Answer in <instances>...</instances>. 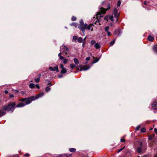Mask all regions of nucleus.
<instances>
[{
	"instance_id": "1",
	"label": "nucleus",
	"mask_w": 157,
	"mask_h": 157,
	"mask_svg": "<svg viewBox=\"0 0 157 157\" xmlns=\"http://www.w3.org/2000/svg\"><path fill=\"white\" fill-rule=\"evenodd\" d=\"M80 24L78 26V28L82 31L83 34L82 35H85V30L87 29L88 30H91V31L93 30L94 25L92 24H90L87 25L86 24H85L82 19H81L79 22Z\"/></svg>"
},
{
	"instance_id": "2",
	"label": "nucleus",
	"mask_w": 157,
	"mask_h": 157,
	"mask_svg": "<svg viewBox=\"0 0 157 157\" xmlns=\"http://www.w3.org/2000/svg\"><path fill=\"white\" fill-rule=\"evenodd\" d=\"M15 105V102H10L8 105L3 106L2 109L4 110L11 111L13 112L16 107Z\"/></svg>"
},
{
	"instance_id": "3",
	"label": "nucleus",
	"mask_w": 157,
	"mask_h": 157,
	"mask_svg": "<svg viewBox=\"0 0 157 157\" xmlns=\"http://www.w3.org/2000/svg\"><path fill=\"white\" fill-rule=\"evenodd\" d=\"M19 100L22 102H25V104L27 105L30 104L33 101L32 97L22 98Z\"/></svg>"
},
{
	"instance_id": "4",
	"label": "nucleus",
	"mask_w": 157,
	"mask_h": 157,
	"mask_svg": "<svg viewBox=\"0 0 157 157\" xmlns=\"http://www.w3.org/2000/svg\"><path fill=\"white\" fill-rule=\"evenodd\" d=\"M60 51L67 54L69 51V49L64 44H63L60 48Z\"/></svg>"
},
{
	"instance_id": "5",
	"label": "nucleus",
	"mask_w": 157,
	"mask_h": 157,
	"mask_svg": "<svg viewBox=\"0 0 157 157\" xmlns=\"http://www.w3.org/2000/svg\"><path fill=\"white\" fill-rule=\"evenodd\" d=\"M113 13L114 15V17L116 20V22H117L118 20V18L119 15V13L118 12V10L116 8L114 9L113 11Z\"/></svg>"
},
{
	"instance_id": "6",
	"label": "nucleus",
	"mask_w": 157,
	"mask_h": 157,
	"mask_svg": "<svg viewBox=\"0 0 157 157\" xmlns=\"http://www.w3.org/2000/svg\"><path fill=\"white\" fill-rule=\"evenodd\" d=\"M106 10L105 9L102 7H99V12H98L97 14V15L98 16L99 15L100 17H102L103 16L101 14V13L104 14L105 13Z\"/></svg>"
},
{
	"instance_id": "7",
	"label": "nucleus",
	"mask_w": 157,
	"mask_h": 157,
	"mask_svg": "<svg viewBox=\"0 0 157 157\" xmlns=\"http://www.w3.org/2000/svg\"><path fill=\"white\" fill-rule=\"evenodd\" d=\"M44 93L43 92H42L41 93L36 95L35 97L33 96H32V100H34L37 99L39 98L40 97H42L44 95Z\"/></svg>"
},
{
	"instance_id": "8",
	"label": "nucleus",
	"mask_w": 157,
	"mask_h": 157,
	"mask_svg": "<svg viewBox=\"0 0 157 157\" xmlns=\"http://www.w3.org/2000/svg\"><path fill=\"white\" fill-rule=\"evenodd\" d=\"M80 71H86L89 69L90 67V66H87V65H84L83 66H80Z\"/></svg>"
},
{
	"instance_id": "9",
	"label": "nucleus",
	"mask_w": 157,
	"mask_h": 157,
	"mask_svg": "<svg viewBox=\"0 0 157 157\" xmlns=\"http://www.w3.org/2000/svg\"><path fill=\"white\" fill-rule=\"evenodd\" d=\"M49 69L52 71H56L57 72H58L59 70L58 69V67L57 66H56L54 67H49Z\"/></svg>"
},
{
	"instance_id": "10",
	"label": "nucleus",
	"mask_w": 157,
	"mask_h": 157,
	"mask_svg": "<svg viewBox=\"0 0 157 157\" xmlns=\"http://www.w3.org/2000/svg\"><path fill=\"white\" fill-rule=\"evenodd\" d=\"M109 19L111 20L112 22L110 23H109V26H112L113 25L114 22L113 21H114V17L113 15H111L109 17Z\"/></svg>"
},
{
	"instance_id": "11",
	"label": "nucleus",
	"mask_w": 157,
	"mask_h": 157,
	"mask_svg": "<svg viewBox=\"0 0 157 157\" xmlns=\"http://www.w3.org/2000/svg\"><path fill=\"white\" fill-rule=\"evenodd\" d=\"M115 34L117 36H119L121 33V29H116L115 30L114 32Z\"/></svg>"
},
{
	"instance_id": "12",
	"label": "nucleus",
	"mask_w": 157,
	"mask_h": 157,
	"mask_svg": "<svg viewBox=\"0 0 157 157\" xmlns=\"http://www.w3.org/2000/svg\"><path fill=\"white\" fill-rule=\"evenodd\" d=\"M25 104H24L22 102H21L17 105L16 106H15L16 107H21L24 106L25 105H26Z\"/></svg>"
},
{
	"instance_id": "13",
	"label": "nucleus",
	"mask_w": 157,
	"mask_h": 157,
	"mask_svg": "<svg viewBox=\"0 0 157 157\" xmlns=\"http://www.w3.org/2000/svg\"><path fill=\"white\" fill-rule=\"evenodd\" d=\"M152 108L154 109H157V102H154L152 104Z\"/></svg>"
},
{
	"instance_id": "14",
	"label": "nucleus",
	"mask_w": 157,
	"mask_h": 157,
	"mask_svg": "<svg viewBox=\"0 0 157 157\" xmlns=\"http://www.w3.org/2000/svg\"><path fill=\"white\" fill-rule=\"evenodd\" d=\"M94 47L96 49H100L101 47L100 44L96 43L94 44Z\"/></svg>"
},
{
	"instance_id": "15",
	"label": "nucleus",
	"mask_w": 157,
	"mask_h": 157,
	"mask_svg": "<svg viewBox=\"0 0 157 157\" xmlns=\"http://www.w3.org/2000/svg\"><path fill=\"white\" fill-rule=\"evenodd\" d=\"M147 38L149 41H153V40L154 39V38L153 37H152L151 36H149L147 37Z\"/></svg>"
},
{
	"instance_id": "16",
	"label": "nucleus",
	"mask_w": 157,
	"mask_h": 157,
	"mask_svg": "<svg viewBox=\"0 0 157 157\" xmlns=\"http://www.w3.org/2000/svg\"><path fill=\"white\" fill-rule=\"evenodd\" d=\"M153 50L157 54V45H155L153 47Z\"/></svg>"
},
{
	"instance_id": "17",
	"label": "nucleus",
	"mask_w": 157,
	"mask_h": 157,
	"mask_svg": "<svg viewBox=\"0 0 157 157\" xmlns=\"http://www.w3.org/2000/svg\"><path fill=\"white\" fill-rule=\"evenodd\" d=\"M74 63L76 64H78L79 63V62L78 61V59L76 58H75L74 59Z\"/></svg>"
},
{
	"instance_id": "18",
	"label": "nucleus",
	"mask_w": 157,
	"mask_h": 157,
	"mask_svg": "<svg viewBox=\"0 0 157 157\" xmlns=\"http://www.w3.org/2000/svg\"><path fill=\"white\" fill-rule=\"evenodd\" d=\"M69 150L71 152H74L76 151V149L75 148H70L69 149Z\"/></svg>"
},
{
	"instance_id": "19",
	"label": "nucleus",
	"mask_w": 157,
	"mask_h": 157,
	"mask_svg": "<svg viewBox=\"0 0 157 157\" xmlns=\"http://www.w3.org/2000/svg\"><path fill=\"white\" fill-rule=\"evenodd\" d=\"M137 151L139 153H140L142 152V148L141 147H138L137 149Z\"/></svg>"
},
{
	"instance_id": "20",
	"label": "nucleus",
	"mask_w": 157,
	"mask_h": 157,
	"mask_svg": "<svg viewBox=\"0 0 157 157\" xmlns=\"http://www.w3.org/2000/svg\"><path fill=\"white\" fill-rule=\"evenodd\" d=\"M0 117L3 116L6 114V112L4 111H1V110H0Z\"/></svg>"
},
{
	"instance_id": "21",
	"label": "nucleus",
	"mask_w": 157,
	"mask_h": 157,
	"mask_svg": "<svg viewBox=\"0 0 157 157\" xmlns=\"http://www.w3.org/2000/svg\"><path fill=\"white\" fill-rule=\"evenodd\" d=\"M67 72V70H66V68H62V70L61 71V73L64 74L66 73Z\"/></svg>"
},
{
	"instance_id": "22",
	"label": "nucleus",
	"mask_w": 157,
	"mask_h": 157,
	"mask_svg": "<svg viewBox=\"0 0 157 157\" xmlns=\"http://www.w3.org/2000/svg\"><path fill=\"white\" fill-rule=\"evenodd\" d=\"M78 41L79 43H82L83 41V39L82 37H79L78 39Z\"/></svg>"
},
{
	"instance_id": "23",
	"label": "nucleus",
	"mask_w": 157,
	"mask_h": 157,
	"mask_svg": "<svg viewBox=\"0 0 157 157\" xmlns=\"http://www.w3.org/2000/svg\"><path fill=\"white\" fill-rule=\"evenodd\" d=\"M29 87L31 88H34V85L33 83H31L29 85Z\"/></svg>"
},
{
	"instance_id": "24",
	"label": "nucleus",
	"mask_w": 157,
	"mask_h": 157,
	"mask_svg": "<svg viewBox=\"0 0 157 157\" xmlns=\"http://www.w3.org/2000/svg\"><path fill=\"white\" fill-rule=\"evenodd\" d=\"M40 77H39L37 78H36L35 79V81L36 82H38L40 81Z\"/></svg>"
},
{
	"instance_id": "25",
	"label": "nucleus",
	"mask_w": 157,
	"mask_h": 157,
	"mask_svg": "<svg viewBox=\"0 0 157 157\" xmlns=\"http://www.w3.org/2000/svg\"><path fill=\"white\" fill-rule=\"evenodd\" d=\"M95 44V41L94 40H92L90 41V44L91 45Z\"/></svg>"
},
{
	"instance_id": "26",
	"label": "nucleus",
	"mask_w": 157,
	"mask_h": 157,
	"mask_svg": "<svg viewBox=\"0 0 157 157\" xmlns=\"http://www.w3.org/2000/svg\"><path fill=\"white\" fill-rule=\"evenodd\" d=\"M51 89V88L48 86L46 87L45 88V91L46 92H48Z\"/></svg>"
},
{
	"instance_id": "27",
	"label": "nucleus",
	"mask_w": 157,
	"mask_h": 157,
	"mask_svg": "<svg viewBox=\"0 0 157 157\" xmlns=\"http://www.w3.org/2000/svg\"><path fill=\"white\" fill-rule=\"evenodd\" d=\"M71 26H74L75 27H77V24L75 23H72L70 24Z\"/></svg>"
},
{
	"instance_id": "28",
	"label": "nucleus",
	"mask_w": 157,
	"mask_h": 157,
	"mask_svg": "<svg viewBox=\"0 0 157 157\" xmlns=\"http://www.w3.org/2000/svg\"><path fill=\"white\" fill-rule=\"evenodd\" d=\"M70 66L72 69H73L74 68L76 67L75 65L73 64H70Z\"/></svg>"
},
{
	"instance_id": "29",
	"label": "nucleus",
	"mask_w": 157,
	"mask_h": 157,
	"mask_svg": "<svg viewBox=\"0 0 157 157\" xmlns=\"http://www.w3.org/2000/svg\"><path fill=\"white\" fill-rule=\"evenodd\" d=\"M99 60V58H96L93 61V63H95L97 62Z\"/></svg>"
},
{
	"instance_id": "30",
	"label": "nucleus",
	"mask_w": 157,
	"mask_h": 157,
	"mask_svg": "<svg viewBox=\"0 0 157 157\" xmlns=\"http://www.w3.org/2000/svg\"><path fill=\"white\" fill-rule=\"evenodd\" d=\"M46 81H48V82L47 83V85H50L52 86V84H51V82H50V81L49 80H45Z\"/></svg>"
},
{
	"instance_id": "31",
	"label": "nucleus",
	"mask_w": 157,
	"mask_h": 157,
	"mask_svg": "<svg viewBox=\"0 0 157 157\" xmlns=\"http://www.w3.org/2000/svg\"><path fill=\"white\" fill-rule=\"evenodd\" d=\"M115 40H113V41L109 43L110 46H111L113 45L114 43Z\"/></svg>"
},
{
	"instance_id": "32",
	"label": "nucleus",
	"mask_w": 157,
	"mask_h": 157,
	"mask_svg": "<svg viewBox=\"0 0 157 157\" xmlns=\"http://www.w3.org/2000/svg\"><path fill=\"white\" fill-rule=\"evenodd\" d=\"M125 148V146H124L123 147L120 149H119L118 151H117V152L118 153H119L120 152V151H122V150H123Z\"/></svg>"
},
{
	"instance_id": "33",
	"label": "nucleus",
	"mask_w": 157,
	"mask_h": 157,
	"mask_svg": "<svg viewBox=\"0 0 157 157\" xmlns=\"http://www.w3.org/2000/svg\"><path fill=\"white\" fill-rule=\"evenodd\" d=\"M153 136H149L148 137L149 140H152L153 139Z\"/></svg>"
},
{
	"instance_id": "34",
	"label": "nucleus",
	"mask_w": 157,
	"mask_h": 157,
	"mask_svg": "<svg viewBox=\"0 0 157 157\" xmlns=\"http://www.w3.org/2000/svg\"><path fill=\"white\" fill-rule=\"evenodd\" d=\"M121 2L120 1H119L117 3V6L119 7L120 6Z\"/></svg>"
},
{
	"instance_id": "35",
	"label": "nucleus",
	"mask_w": 157,
	"mask_h": 157,
	"mask_svg": "<svg viewBox=\"0 0 157 157\" xmlns=\"http://www.w3.org/2000/svg\"><path fill=\"white\" fill-rule=\"evenodd\" d=\"M140 131L141 132H146V130L144 128H143L141 129Z\"/></svg>"
},
{
	"instance_id": "36",
	"label": "nucleus",
	"mask_w": 157,
	"mask_h": 157,
	"mask_svg": "<svg viewBox=\"0 0 157 157\" xmlns=\"http://www.w3.org/2000/svg\"><path fill=\"white\" fill-rule=\"evenodd\" d=\"M67 61L68 60L67 59H63V63L64 64L66 63H67Z\"/></svg>"
},
{
	"instance_id": "37",
	"label": "nucleus",
	"mask_w": 157,
	"mask_h": 157,
	"mask_svg": "<svg viewBox=\"0 0 157 157\" xmlns=\"http://www.w3.org/2000/svg\"><path fill=\"white\" fill-rule=\"evenodd\" d=\"M76 17L74 16H72L71 18V20L73 21H75L76 20Z\"/></svg>"
},
{
	"instance_id": "38",
	"label": "nucleus",
	"mask_w": 157,
	"mask_h": 157,
	"mask_svg": "<svg viewBox=\"0 0 157 157\" xmlns=\"http://www.w3.org/2000/svg\"><path fill=\"white\" fill-rule=\"evenodd\" d=\"M125 140L124 139H123V138H121V142H124L125 141Z\"/></svg>"
},
{
	"instance_id": "39",
	"label": "nucleus",
	"mask_w": 157,
	"mask_h": 157,
	"mask_svg": "<svg viewBox=\"0 0 157 157\" xmlns=\"http://www.w3.org/2000/svg\"><path fill=\"white\" fill-rule=\"evenodd\" d=\"M104 19L105 21H108V16H106L104 17Z\"/></svg>"
},
{
	"instance_id": "40",
	"label": "nucleus",
	"mask_w": 157,
	"mask_h": 157,
	"mask_svg": "<svg viewBox=\"0 0 157 157\" xmlns=\"http://www.w3.org/2000/svg\"><path fill=\"white\" fill-rule=\"evenodd\" d=\"M29 156H30V154L29 153H26L24 155V156H27V157H29Z\"/></svg>"
},
{
	"instance_id": "41",
	"label": "nucleus",
	"mask_w": 157,
	"mask_h": 157,
	"mask_svg": "<svg viewBox=\"0 0 157 157\" xmlns=\"http://www.w3.org/2000/svg\"><path fill=\"white\" fill-rule=\"evenodd\" d=\"M105 31L107 32V33L108 34V26H106L105 29Z\"/></svg>"
},
{
	"instance_id": "42",
	"label": "nucleus",
	"mask_w": 157,
	"mask_h": 157,
	"mask_svg": "<svg viewBox=\"0 0 157 157\" xmlns=\"http://www.w3.org/2000/svg\"><path fill=\"white\" fill-rule=\"evenodd\" d=\"M100 21V20L97 19V20L96 21L95 24H97Z\"/></svg>"
},
{
	"instance_id": "43",
	"label": "nucleus",
	"mask_w": 157,
	"mask_h": 157,
	"mask_svg": "<svg viewBox=\"0 0 157 157\" xmlns=\"http://www.w3.org/2000/svg\"><path fill=\"white\" fill-rule=\"evenodd\" d=\"M140 128V126H137L136 127V130H138Z\"/></svg>"
},
{
	"instance_id": "44",
	"label": "nucleus",
	"mask_w": 157,
	"mask_h": 157,
	"mask_svg": "<svg viewBox=\"0 0 157 157\" xmlns=\"http://www.w3.org/2000/svg\"><path fill=\"white\" fill-rule=\"evenodd\" d=\"M60 67L61 69L64 68V66L63 64H60Z\"/></svg>"
},
{
	"instance_id": "45",
	"label": "nucleus",
	"mask_w": 157,
	"mask_h": 157,
	"mask_svg": "<svg viewBox=\"0 0 157 157\" xmlns=\"http://www.w3.org/2000/svg\"><path fill=\"white\" fill-rule=\"evenodd\" d=\"M36 87L38 88V89H39L40 88V86H39L38 84H36Z\"/></svg>"
},
{
	"instance_id": "46",
	"label": "nucleus",
	"mask_w": 157,
	"mask_h": 157,
	"mask_svg": "<svg viewBox=\"0 0 157 157\" xmlns=\"http://www.w3.org/2000/svg\"><path fill=\"white\" fill-rule=\"evenodd\" d=\"M14 96L13 95V94H10V98H14Z\"/></svg>"
},
{
	"instance_id": "47",
	"label": "nucleus",
	"mask_w": 157,
	"mask_h": 157,
	"mask_svg": "<svg viewBox=\"0 0 157 157\" xmlns=\"http://www.w3.org/2000/svg\"><path fill=\"white\" fill-rule=\"evenodd\" d=\"M73 39L74 40H77V37L76 36H74L73 37Z\"/></svg>"
},
{
	"instance_id": "48",
	"label": "nucleus",
	"mask_w": 157,
	"mask_h": 157,
	"mask_svg": "<svg viewBox=\"0 0 157 157\" xmlns=\"http://www.w3.org/2000/svg\"><path fill=\"white\" fill-rule=\"evenodd\" d=\"M59 58L61 60H62V59H64V57L62 56H60L59 57Z\"/></svg>"
},
{
	"instance_id": "49",
	"label": "nucleus",
	"mask_w": 157,
	"mask_h": 157,
	"mask_svg": "<svg viewBox=\"0 0 157 157\" xmlns=\"http://www.w3.org/2000/svg\"><path fill=\"white\" fill-rule=\"evenodd\" d=\"M154 131L155 133L157 134V129L156 128H155L154 129Z\"/></svg>"
},
{
	"instance_id": "50",
	"label": "nucleus",
	"mask_w": 157,
	"mask_h": 157,
	"mask_svg": "<svg viewBox=\"0 0 157 157\" xmlns=\"http://www.w3.org/2000/svg\"><path fill=\"white\" fill-rule=\"evenodd\" d=\"M90 59V57H87L86 58V60L87 61H88V60H89Z\"/></svg>"
},
{
	"instance_id": "51",
	"label": "nucleus",
	"mask_w": 157,
	"mask_h": 157,
	"mask_svg": "<svg viewBox=\"0 0 157 157\" xmlns=\"http://www.w3.org/2000/svg\"><path fill=\"white\" fill-rule=\"evenodd\" d=\"M140 147H142V142H140Z\"/></svg>"
},
{
	"instance_id": "52",
	"label": "nucleus",
	"mask_w": 157,
	"mask_h": 157,
	"mask_svg": "<svg viewBox=\"0 0 157 157\" xmlns=\"http://www.w3.org/2000/svg\"><path fill=\"white\" fill-rule=\"evenodd\" d=\"M62 54V53L61 52H60L59 54H58V56L59 57H60V56H61V55Z\"/></svg>"
},
{
	"instance_id": "53",
	"label": "nucleus",
	"mask_w": 157,
	"mask_h": 157,
	"mask_svg": "<svg viewBox=\"0 0 157 157\" xmlns=\"http://www.w3.org/2000/svg\"><path fill=\"white\" fill-rule=\"evenodd\" d=\"M144 4H145V5H147V2H146V1H145V2H144Z\"/></svg>"
},
{
	"instance_id": "54",
	"label": "nucleus",
	"mask_w": 157,
	"mask_h": 157,
	"mask_svg": "<svg viewBox=\"0 0 157 157\" xmlns=\"http://www.w3.org/2000/svg\"><path fill=\"white\" fill-rule=\"evenodd\" d=\"M5 93L6 94H7V93H8V90H6L5 91Z\"/></svg>"
},
{
	"instance_id": "55",
	"label": "nucleus",
	"mask_w": 157,
	"mask_h": 157,
	"mask_svg": "<svg viewBox=\"0 0 157 157\" xmlns=\"http://www.w3.org/2000/svg\"><path fill=\"white\" fill-rule=\"evenodd\" d=\"M15 91L16 92V93H18V90H15Z\"/></svg>"
},
{
	"instance_id": "56",
	"label": "nucleus",
	"mask_w": 157,
	"mask_h": 157,
	"mask_svg": "<svg viewBox=\"0 0 157 157\" xmlns=\"http://www.w3.org/2000/svg\"><path fill=\"white\" fill-rule=\"evenodd\" d=\"M65 155H66V156L67 157H69L70 156V155H68L67 154H66Z\"/></svg>"
},
{
	"instance_id": "57",
	"label": "nucleus",
	"mask_w": 157,
	"mask_h": 157,
	"mask_svg": "<svg viewBox=\"0 0 157 157\" xmlns=\"http://www.w3.org/2000/svg\"><path fill=\"white\" fill-rule=\"evenodd\" d=\"M62 77V75H59V78H61V77Z\"/></svg>"
},
{
	"instance_id": "58",
	"label": "nucleus",
	"mask_w": 157,
	"mask_h": 157,
	"mask_svg": "<svg viewBox=\"0 0 157 157\" xmlns=\"http://www.w3.org/2000/svg\"><path fill=\"white\" fill-rule=\"evenodd\" d=\"M110 35H111V33L110 32H109V36H110Z\"/></svg>"
},
{
	"instance_id": "59",
	"label": "nucleus",
	"mask_w": 157,
	"mask_h": 157,
	"mask_svg": "<svg viewBox=\"0 0 157 157\" xmlns=\"http://www.w3.org/2000/svg\"><path fill=\"white\" fill-rule=\"evenodd\" d=\"M154 157H157V154H156L155 156Z\"/></svg>"
},
{
	"instance_id": "60",
	"label": "nucleus",
	"mask_w": 157,
	"mask_h": 157,
	"mask_svg": "<svg viewBox=\"0 0 157 157\" xmlns=\"http://www.w3.org/2000/svg\"><path fill=\"white\" fill-rule=\"evenodd\" d=\"M76 68H77V70H79V68L78 67H77Z\"/></svg>"
},
{
	"instance_id": "61",
	"label": "nucleus",
	"mask_w": 157,
	"mask_h": 157,
	"mask_svg": "<svg viewBox=\"0 0 157 157\" xmlns=\"http://www.w3.org/2000/svg\"><path fill=\"white\" fill-rule=\"evenodd\" d=\"M147 157V155H144L143 156V157Z\"/></svg>"
},
{
	"instance_id": "62",
	"label": "nucleus",
	"mask_w": 157,
	"mask_h": 157,
	"mask_svg": "<svg viewBox=\"0 0 157 157\" xmlns=\"http://www.w3.org/2000/svg\"><path fill=\"white\" fill-rule=\"evenodd\" d=\"M110 7L109 5V7H108L109 10L110 9Z\"/></svg>"
},
{
	"instance_id": "63",
	"label": "nucleus",
	"mask_w": 157,
	"mask_h": 157,
	"mask_svg": "<svg viewBox=\"0 0 157 157\" xmlns=\"http://www.w3.org/2000/svg\"><path fill=\"white\" fill-rule=\"evenodd\" d=\"M77 71H74V72L75 73H77Z\"/></svg>"
},
{
	"instance_id": "64",
	"label": "nucleus",
	"mask_w": 157,
	"mask_h": 157,
	"mask_svg": "<svg viewBox=\"0 0 157 157\" xmlns=\"http://www.w3.org/2000/svg\"><path fill=\"white\" fill-rule=\"evenodd\" d=\"M102 4H104V2H102Z\"/></svg>"
}]
</instances>
